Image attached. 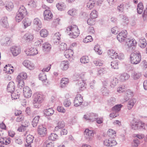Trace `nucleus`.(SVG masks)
I'll list each match as a JSON object with an SVG mask.
<instances>
[{"instance_id":"9b49d317","label":"nucleus","mask_w":147,"mask_h":147,"mask_svg":"<svg viewBox=\"0 0 147 147\" xmlns=\"http://www.w3.org/2000/svg\"><path fill=\"white\" fill-rule=\"evenodd\" d=\"M44 19L48 20L51 19L53 15L51 11L49 9H45L43 12Z\"/></svg>"},{"instance_id":"5fc2aeb1","label":"nucleus","mask_w":147,"mask_h":147,"mask_svg":"<svg viewBox=\"0 0 147 147\" xmlns=\"http://www.w3.org/2000/svg\"><path fill=\"white\" fill-rule=\"evenodd\" d=\"M116 99L113 97H111L108 100V103L109 105H113L115 103Z\"/></svg>"},{"instance_id":"a211bd4d","label":"nucleus","mask_w":147,"mask_h":147,"mask_svg":"<svg viewBox=\"0 0 147 147\" xmlns=\"http://www.w3.org/2000/svg\"><path fill=\"white\" fill-rule=\"evenodd\" d=\"M11 96L12 99H16L20 97V92L18 90L10 92Z\"/></svg>"},{"instance_id":"bf43d9fd","label":"nucleus","mask_w":147,"mask_h":147,"mask_svg":"<svg viewBox=\"0 0 147 147\" xmlns=\"http://www.w3.org/2000/svg\"><path fill=\"white\" fill-rule=\"evenodd\" d=\"M2 140H3V143L4 144H5L6 145H7L10 143L11 139L10 138H5V139L3 138Z\"/></svg>"},{"instance_id":"e2e57ef3","label":"nucleus","mask_w":147,"mask_h":147,"mask_svg":"<svg viewBox=\"0 0 147 147\" xmlns=\"http://www.w3.org/2000/svg\"><path fill=\"white\" fill-rule=\"evenodd\" d=\"M58 131H60V135L61 136L63 135H66L67 133V130L65 129L62 128L61 130H59Z\"/></svg>"},{"instance_id":"ddd939ff","label":"nucleus","mask_w":147,"mask_h":147,"mask_svg":"<svg viewBox=\"0 0 147 147\" xmlns=\"http://www.w3.org/2000/svg\"><path fill=\"white\" fill-rule=\"evenodd\" d=\"M15 89V84L14 82L11 81L8 84L7 88V90L8 92H11L14 91Z\"/></svg>"},{"instance_id":"6e6552de","label":"nucleus","mask_w":147,"mask_h":147,"mask_svg":"<svg viewBox=\"0 0 147 147\" xmlns=\"http://www.w3.org/2000/svg\"><path fill=\"white\" fill-rule=\"evenodd\" d=\"M76 85L80 91H82L86 88L85 83L82 78H80Z\"/></svg>"},{"instance_id":"4468645a","label":"nucleus","mask_w":147,"mask_h":147,"mask_svg":"<svg viewBox=\"0 0 147 147\" xmlns=\"http://www.w3.org/2000/svg\"><path fill=\"white\" fill-rule=\"evenodd\" d=\"M127 43L128 48H130L132 46H135L137 44V42L135 39L131 40L129 38H127V39L124 41Z\"/></svg>"},{"instance_id":"79ce46f5","label":"nucleus","mask_w":147,"mask_h":147,"mask_svg":"<svg viewBox=\"0 0 147 147\" xmlns=\"http://www.w3.org/2000/svg\"><path fill=\"white\" fill-rule=\"evenodd\" d=\"M108 139L110 144V147L114 146L117 144V143L114 138H110Z\"/></svg>"},{"instance_id":"774afa93","label":"nucleus","mask_w":147,"mask_h":147,"mask_svg":"<svg viewBox=\"0 0 147 147\" xmlns=\"http://www.w3.org/2000/svg\"><path fill=\"white\" fill-rule=\"evenodd\" d=\"M142 16L144 20L145 21L147 20V11L146 9L144 10V13L142 15Z\"/></svg>"},{"instance_id":"7c9ffc66","label":"nucleus","mask_w":147,"mask_h":147,"mask_svg":"<svg viewBox=\"0 0 147 147\" xmlns=\"http://www.w3.org/2000/svg\"><path fill=\"white\" fill-rule=\"evenodd\" d=\"M33 23L34 25L38 27L39 30L42 27V23L40 20L38 18H36L34 19L33 21Z\"/></svg>"},{"instance_id":"09e8293b","label":"nucleus","mask_w":147,"mask_h":147,"mask_svg":"<svg viewBox=\"0 0 147 147\" xmlns=\"http://www.w3.org/2000/svg\"><path fill=\"white\" fill-rule=\"evenodd\" d=\"M44 146L46 147H54V144L51 142H49V140H46L44 143Z\"/></svg>"},{"instance_id":"4be33fe9","label":"nucleus","mask_w":147,"mask_h":147,"mask_svg":"<svg viewBox=\"0 0 147 147\" xmlns=\"http://www.w3.org/2000/svg\"><path fill=\"white\" fill-rule=\"evenodd\" d=\"M54 110L52 108L45 109L44 111L45 115L48 116L52 115L54 113Z\"/></svg>"},{"instance_id":"338daca9","label":"nucleus","mask_w":147,"mask_h":147,"mask_svg":"<svg viewBox=\"0 0 147 147\" xmlns=\"http://www.w3.org/2000/svg\"><path fill=\"white\" fill-rule=\"evenodd\" d=\"M60 48L61 50H66L67 48V45L65 43H62L60 46Z\"/></svg>"},{"instance_id":"69168bd1","label":"nucleus","mask_w":147,"mask_h":147,"mask_svg":"<svg viewBox=\"0 0 147 147\" xmlns=\"http://www.w3.org/2000/svg\"><path fill=\"white\" fill-rule=\"evenodd\" d=\"M71 104L70 101L69 99H66L64 102V105L65 107L69 106Z\"/></svg>"},{"instance_id":"20e7f679","label":"nucleus","mask_w":147,"mask_h":147,"mask_svg":"<svg viewBox=\"0 0 147 147\" xmlns=\"http://www.w3.org/2000/svg\"><path fill=\"white\" fill-rule=\"evenodd\" d=\"M27 11L24 6H21L19 9L16 16V20L18 22H20L27 14Z\"/></svg>"},{"instance_id":"f704fd0d","label":"nucleus","mask_w":147,"mask_h":147,"mask_svg":"<svg viewBox=\"0 0 147 147\" xmlns=\"http://www.w3.org/2000/svg\"><path fill=\"white\" fill-rule=\"evenodd\" d=\"M40 118V116L38 115L34 118L32 121V125L33 127H34L37 126L38 123Z\"/></svg>"},{"instance_id":"a19ab883","label":"nucleus","mask_w":147,"mask_h":147,"mask_svg":"<svg viewBox=\"0 0 147 147\" xmlns=\"http://www.w3.org/2000/svg\"><path fill=\"white\" fill-rule=\"evenodd\" d=\"M40 36L43 37H47L48 34V32L47 30L46 29L42 30L40 32Z\"/></svg>"},{"instance_id":"39448f33","label":"nucleus","mask_w":147,"mask_h":147,"mask_svg":"<svg viewBox=\"0 0 147 147\" xmlns=\"http://www.w3.org/2000/svg\"><path fill=\"white\" fill-rule=\"evenodd\" d=\"M141 56L140 53H132L130 57V61L133 64H137L141 61Z\"/></svg>"},{"instance_id":"1a4fd4ad","label":"nucleus","mask_w":147,"mask_h":147,"mask_svg":"<svg viewBox=\"0 0 147 147\" xmlns=\"http://www.w3.org/2000/svg\"><path fill=\"white\" fill-rule=\"evenodd\" d=\"M24 95L26 98H28L31 97L32 95V92L28 86L23 88Z\"/></svg>"},{"instance_id":"6e6d98bb","label":"nucleus","mask_w":147,"mask_h":147,"mask_svg":"<svg viewBox=\"0 0 147 147\" xmlns=\"http://www.w3.org/2000/svg\"><path fill=\"white\" fill-rule=\"evenodd\" d=\"M139 144V140L137 138H135L133 141L132 145L134 147H137Z\"/></svg>"},{"instance_id":"58836bf2","label":"nucleus","mask_w":147,"mask_h":147,"mask_svg":"<svg viewBox=\"0 0 147 147\" xmlns=\"http://www.w3.org/2000/svg\"><path fill=\"white\" fill-rule=\"evenodd\" d=\"M58 136L57 134L55 133H51L50 135L49 136V140H51L52 141H55L58 138Z\"/></svg>"},{"instance_id":"a878e982","label":"nucleus","mask_w":147,"mask_h":147,"mask_svg":"<svg viewBox=\"0 0 147 147\" xmlns=\"http://www.w3.org/2000/svg\"><path fill=\"white\" fill-rule=\"evenodd\" d=\"M69 82L68 79L66 78H63L60 82L61 87L64 88L68 84Z\"/></svg>"},{"instance_id":"680f3d73","label":"nucleus","mask_w":147,"mask_h":147,"mask_svg":"<svg viewBox=\"0 0 147 147\" xmlns=\"http://www.w3.org/2000/svg\"><path fill=\"white\" fill-rule=\"evenodd\" d=\"M28 126V125L26 126L25 125H22L21 126L19 127L18 128V131L20 132L24 131L26 130V127Z\"/></svg>"},{"instance_id":"e433bc0d","label":"nucleus","mask_w":147,"mask_h":147,"mask_svg":"<svg viewBox=\"0 0 147 147\" xmlns=\"http://www.w3.org/2000/svg\"><path fill=\"white\" fill-rule=\"evenodd\" d=\"M123 106L121 104H117L113 107L112 108V110L113 111L118 112L121 110V109Z\"/></svg>"},{"instance_id":"9d476101","label":"nucleus","mask_w":147,"mask_h":147,"mask_svg":"<svg viewBox=\"0 0 147 147\" xmlns=\"http://www.w3.org/2000/svg\"><path fill=\"white\" fill-rule=\"evenodd\" d=\"M94 134V131L93 130H90L88 129H85L84 131V134L86 138L90 139V138L93 137Z\"/></svg>"},{"instance_id":"f03ea898","label":"nucleus","mask_w":147,"mask_h":147,"mask_svg":"<svg viewBox=\"0 0 147 147\" xmlns=\"http://www.w3.org/2000/svg\"><path fill=\"white\" fill-rule=\"evenodd\" d=\"M65 32L72 38H75L79 35L80 33L78 28L76 25L71 26L67 27Z\"/></svg>"},{"instance_id":"13d9d810","label":"nucleus","mask_w":147,"mask_h":147,"mask_svg":"<svg viewBox=\"0 0 147 147\" xmlns=\"http://www.w3.org/2000/svg\"><path fill=\"white\" fill-rule=\"evenodd\" d=\"M94 19L90 17L87 20V23L88 25L92 26L94 24Z\"/></svg>"},{"instance_id":"393cba45","label":"nucleus","mask_w":147,"mask_h":147,"mask_svg":"<svg viewBox=\"0 0 147 147\" xmlns=\"http://www.w3.org/2000/svg\"><path fill=\"white\" fill-rule=\"evenodd\" d=\"M27 78L26 73L22 72L20 73L17 77L16 80H25Z\"/></svg>"},{"instance_id":"423d86ee","label":"nucleus","mask_w":147,"mask_h":147,"mask_svg":"<svg viewBox=\"0 0 147 147\" xmlns=\"http://www.w3.org/2000/svg\"><path fill=\"white\" fill-rule=\"evenodd\" d=\"M127 32L126 30H124L120 32L117 36V38L119 41L124 42L127 39Z\"/></svg>"},{"instance_id":"ea45409f","label":"nucleus","mask_w":147,"mask_h":147,"mask_svg":"<svg viewBox=\"0 0 147 147\" xmlns=\"http://www.w3.org/2000/svg\"><path fill=\"white\" fill-rule=\"evenodd\" d=\"M56 7L58 10L62 11L65 8V5L64 3H58L56 5Z\"/></svg>"},{"instance_id":"864d4df0","label":"nucleus","mask_w":147,"mask_h":147,"mask_svg":"<svg viewBox=\"0 0 147 147\" xmlns=\"http://www.w3.org/2000/svg\"><path fill=\"white\" fill-rule=\"evenodd\" d=\"M97 11L95 10H94L90 14V17L95 19L97 18L98 15L97 13Z\"/></svg>"},{"instance_id":"5701e85b","label":"nucleus","mask_w":147,"mask_h":147,"mask_svg":"<svg viewBox=\"0 0 147 147\" xmlns=\"http://www.w3.org/2000/svg\"><path fill=\"white\" fill-rule=\"evenodd\" d=\"M74 53L71 49H68L64 53V55L65 57L69 59L73 56Z\"/></svg>"},{"instance_id":"6ab92c4d","label":"nucleus","mask_w":147,"mask_h":147,"mask_svg":"<svg viewBox=\"0 0 147 147\" xmlns=\"http://www.w3.org/2000/svg\"><path fill=\"white\" fill-rule=\"evenodd\" d=\"M11 40L10 38L8 37H6L4 39L2 40L1 41V45L3 46H7L10 45Z\"/></svg>"},{"instance_id":"37998d69","label":"nucleus","mask_w":147,"mask_h":147,"mask_svg":"<svg viewBox=\"0 0 147 147\" xmlns=\"http://www.w3.org/2000/svg\"><path fill=\"white\" fill-rule=\"evenodd\" d=\"M89 61V57L87 56H84L81 58L80 61L82 63H88Z\"/></svg>"},{"instance_id":"603ef678","label":"nucleus","mask_w":147,"mask_h":147,"mask_svg":"<svg viewBox=\"0 0 147 147\" xmlns=\"http://www.w3.org/2000/svg\"><path fill=\"white\" fill-rule=\"evenodd\" d=\"M4 71H5V73L7 74H11L13 73L14 70L13 69H10L9 67L7 65L4 67Z\"/></svg>"},{"instance_id":"bb28decb","label":"nucleus","mask_w":147,"mask_h":147,"mask_svg":"<svg viewBox=\"0 0 147 147\" xmlns=\"http://www.w3.org/2000/svg\"><path fill=\"white\" fill-rule=\"evenodd\" d=\"M129 77V75L126 73H124L120 75L119 79L122 82L128 80Z\"/></svg>"},{"instance_id":"49530a36","label":"nucleus","mask_w":147,"mask_h":147,"mask_svg":"<svg viewBox=\"0 0 147 147\" xmlns=\"http://www.w3.org/2000/svg\"><path fill=\"white\" fill-rule=\"evenodd\" d=\"M39 79L42 81H45L47 79L46 75L43 73H40L38 75Z\"/></svg>"},{"instance_id":"473e14b6","label":"nucleus","mask_w":147,"mask_h":147,"mask_svg":"<svg viewBox=\"0 0 147 147\" xmlns=\"http://www.w3.org/2000/svg\"><path fill=\"white\" fill-rule=\"evenodd\" d=\"M31 23V21L28 18H25L22 21V23L24 25L25 28L30 26Z\"/></svg>"},{"instance_id":"c85d7f7f","label":"nucleus","mask_w":147,"mask_h":147,"mask_svg":"<svg viewBox=\"0 0 147 147\" xmlns=\"http://www.w3.org/2000/svg\"><path fill=\"white\" fill-rule=\"evenodd\" d=\"M110 86L112 88H114L115 86L118 82V80L116 78L113 77L111 78Z\"/></svg>"},{"instance_id":"2f4dec72","label":"nucleus","mask_w":147,"mask_h":147,"mask_svg":"<svg viewBox=\"0 0 147 147\" xmlns=\"http://www.w3.org/2000/svg\"><path fill=\"white\" fill-rule=\"evenodd\" d=\"M43 50L48 51L51 49V46L49 43L46 42L42 44Z\"/></svg>"},{"instance_id":"f257e3e1","label":"nucleus","mask_w":147,"mask_h":147,"mask_svg":"<svg viewBox=\"0 0 147 147\" xmlns=\"http://www.w3.org/2000/svg\"><path fill=\"white\" fill-rule=\"evenodd\" d=\"M43 100V95L37 93L34 94L32 102L34 107L35 108H40L41 106V104Z\"/></svg>"},{"instance_id":"de8ad7c7","label":"nucleus","mask_w":147,"mask_h":147,"mask_svg":"<svg viewBox=\"0 0 147 147\" xmlns=\"http://www.w3.org/2000/svg\"><path fill=\"white\" fill-rule=\"evenodd\" d=\"M94 1H90L87 4V6L90 9H91L95 5Z\"/></svg>"},{"instance_id":"a18cd8bd","label":"nucleus","mask_w":147,"mask_h":147,"mask_svg":"<svg viewBox=\"0 0 147 147\" xmlns=\"http://www.w3.org/2000/svg\"><path fill=\"white\" fill-rule=\"evenodd\" d=\"M94 50L99 55L101 54L102 53V50L100 49L99 46L98 45L95 46L94 48Z\"/></svg>"},{"instance_id":"72a5a7b5","label":"nucleus","mask_w":147,"mask_h":147,"mask_svg":"<svg viewBox=\"0 0 147 147\" xmlns=\"http://www.w3.org/2000/svg\"><path fill=\"white\" fill-rule=\"evenodd\" d=\"M143 8L144 6L142 3L140 2L138 3L137 8L138 13L139 14H141L143 12Z\"/></svg>"},{"instance_id":"aec40b11","label":"nucleus","mask_w":147,"mask_h":147,"mask_svg":"<svg viewBox=\"0 0 147 147\" xmlns=\"http://www.w3.org/2000/svg\"><path fill=\"white\" fill-rule=\"evenodd\" d=\"M107 54L111 58L114 59H116V56H117V53L113 49L109 50L108 51Z\"/></svg>"},{"instance_id":"7ed1b4c3","label":"nucleus","mask_w":147,"mask_h":147,"mask_svg":"<svg viewBox=\"0 0 147 147\" xmlns=\"http://www.w3.org/2000/svg\"><path fill=\"white\" fill-rule=\"evenodd\" d=\"M145 124L141 120L134 118L131 123V127L132 129L134 130H140L144 129Z\"/></svg>"},{"instance_id":"412c9836","label":"nucleus","mask_w":147,"mask_h":147,"mask_svg":"<svg viewBox=\"0 0 147 147\" xmlns=\"http://www.w3.org/2000/svg\"><path fill=\"white\" fill-rule=\"evenodd\" d=\"M23 38L26 40L27 42L32 41L34 38L33 35L29 33H26L23 36Z\"/></svg>"},{"instance_id":"c03bdc74","label":"nucleus","mask_w":147,"mask_h":147,"mask_svg":"<svg viewBox=\"0 0 147 147\" xmlns=\"http://www.w3.org/2000/svg\"><path fill=\"white\" fill-rule=\"evenodd\" d=\"M111 67L114 69H118V61H113L111 63Z\"/></svg>"},{"instance_id":"052dcab7","label":"nucleus","mask_w":147,"mask_h":147,"mask_svg":"<svg viewBox=\"0 0 147 147\" xmlns=\"http://www.w3.org/2000/svg\"><path fill=\"white\" fill-rule=\"evenodd\" d=\"M84 118L86 120H89L90 121L93 122L94 121V119L93 118H91L90 117V114L89 115H84Z\"/></svg>"},{"instance_id":"cd10ccee","label":"nucleus","mask_w":147,"mask_h":147,"mask_svg":"<svg viewBox=\"0 0 147 147\" xmlns=\"http://www.w3.org/2000/svg\"><path fill=\"white\" fill-rule=\"evenodd\" d=\"M61 67L62 69L64 70H67L69 67V64L67 61H62L61 63Z\"/></svg>"},{"instance_id":"dca6fc26","label":"nucleus","mask_w":147,"mask_h":147,"mask_svg":"<svg viewBox=\"0 0 147 147\" xmlns=\"http://www.w3.org/2000/svg\"><path fill=\"white\" fill-rule=\"evenodd\" d=\"M34 137L33 136L29 135L27 136L26 138V141L27 144L26 145V147H31V144L33 142Z\"/></svg>"},{"instance_id":"f3484780","label":"nucleus","mask_w":147,"mask_h":147,"mask_svg":"<svg viewBox=\"0 0 147 147\" xmlns=\"http://www.w3.org/2000/svg\"><path fill=\"white\" fill-rule=\"evenodd\" d=\"M65 126V123L63 121H59L57 123V125L55 127L54 131H57L59 130H61Z\"/></svg>"},{"instance_id":"c9c22d12","label":"nucleus","mask_w":147,"mask_h":147,"mask_svg":"<svg viewBox=\"0 0 147 147\" xmlns=\"http://www.w3.org/2000/svg\"><path fill=\"white\" fill-rule=\"evenodd\" d=\"M139 45L142 48H144L146 47L147 43L146 40L145 38L141 39L139 40Z\"/></svg>"},{"instance_id":"b1692460","label":"nucleus","mask_w":147,"mask_h":147,"mask_svg":"<svg viewBox=\"0 0 147 147\" xmlns=\"http://www.w3.org/2000/svg\"><path fill=\"white\" fill-rule=\"evenodd\" d=\"M136 102V100L134 98H133L129 100L127 105V107L128 109L130 110L133 107L134 104Z\"/></svg>"},{"instance_id":"3c124183","label":"nucleus","mask_w":147,"mask_h":147,"mask_svg":"<svg viewBox=\"0 0 147 147\" xmlns=\"http://www.w3.org/2000/svg\"><path fill=\"white\" fill-rule=\"evenodd\" d=\"M141 74L136 72H133L132 74V77L134 79L137 80L139 79L141 76Z\"/></svg>"},{"instance_id":"c756f323","label":"nucleus","mask_w":147,"mask_h":147,"mask_svg":"<svg viewBox=\"0 0 147 147\" xmlns=\"http://www.w3.org/2000/svg\"><path fill=\"white\" fill-rule=\"evenodd\" d=\"M28 52H29L28 55L30 56H34L38 53L37 50L35 48H31L29 49Z\"/></svg>"},{"instance_id":"0eeeda50","label":"nucleus","mask_w":147,"mask_h":147,"mask_svg":"<svg viewBox=\"0 0 147 147\" xmlns=\"http://www.w3.org/2000/svg\"><path fill=\"white\" fill-rule=\"evenodd\" d=\"M37 132L40 136L44 137L47 134V129L43 125H40L38 126Z\"/></svg>"},{"instance_id":"4d7b16f0","label":"nucleus","mask_w":147,"mask_h":147,"mask_svg":"<svg viewBox=\"0 0 147 147\" xmlns=\"http://www.w3.org/2000/svg\"><path fill=\"white\" fill-rule=\"evenodd\" d=\"M13 6L12 3H9L8 5L5 6L6 9L9 11H11L13 8Z\"/></svg>"},{"instance_id":"f8f14e48","label":"nucleus","mask_w":147,"mask_h":147,"mask_svg":"<svg viewBox=\"0 0 147 147\" xmlns=\"http://www.w3.org/2000/svg\"><path fill=\"white\" fill-rule=\"evenodd\" d=\"M10 51L13 56H17L21 52V49L17 47L13 46L10 48Z\"/></svg>"},{"instance_id":"2eb2a0df","label":"nucleus","mask_w":147,"mask_h":147,"mask_svg":"<svg viewBox=\"0 0 147 147\" xmlns=\"http://www.w3.org/2000/svg\"><path fill=\"white\" fill-rule=\"evenodd\" d=\"M0 23L1 25L4 28H7L9 26V23L7 16L2 17L1 19Z\"/></svg>"},{"instance_id":"8fccbe9b","label":"nucleus","mask_w":147,"mask_h":147,"mask_svg":"<svg viewBox=\"0 0 147 147\" xmlns=\"http://www.w3.org/2000/svg\"><path fill=\"white\" fill-rule=\"evenodd\" d=\"M93 40V38L91 36L89 35L86 37L83 40V42L84 43H88L91 42Z\"/></svg>"},{"instance_id":"0e129e2a","label":"nucleus","mask_w":147,"mask_h":147,"mask_svg":"<svg viewBox=\"0 0 147 147\" xmlns=\"http://www.w3.org/2000/svg\"><path fill=\"white\" fill-rule=\"evenodd\" d=\"M74 106L76 107H78L80 105V103L79 101L78 98V97H76L74 101Z\"/></svg>"},{"instance_id":"4c0bfd02","label":"nucleus","mask_w":147,"mask_h":147,"mask_svg":"<svg viewBox=\"0 0 147 147\" xmlns=\"http://www.w3.org/2000/svg\"><path fill=\"white\" fill-rule=\"evenodd\" d=\"M16 81L18 82V87L20 89L24 88L25 84L23 80H16Z\"/></svg>"}]
</instances>
